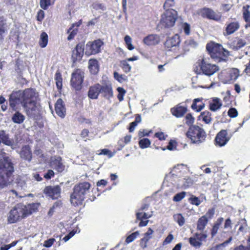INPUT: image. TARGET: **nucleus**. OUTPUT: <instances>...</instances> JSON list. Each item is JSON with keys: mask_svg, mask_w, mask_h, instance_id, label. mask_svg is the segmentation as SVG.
Segmentation results:
<instances>
[{"mask_svg": "<svg viewBox=\"0 0 250 250\" xmlns=\"http://www.w3.org/2000/svg\"><path fill=\"white\" fill-rule=\"evenodd\" d=\"M38 97V93L33 88L13 91L10 95L9 105L13 110L16 111L20 104L23 106L29 103H33L34 101H37Z\"/></svg>", "mask_w": 250, "mask_h": 250, "instance_id": "f257e3e1", "label": "nucleus"}, {"mask_svg": "<svg viewBox=\"0 0 250 250\" xmlns=\"http://www.w3.org/2000/svg\"><path fill=\"white\" fill-rule=\"evenodd\" d=\"M90 188V185L88 182H83L75 185L73 188V192L70 196L71 204L75 206L82 205Z\"/></svg>", "mask_w": 250, "mask_h": 250, "instance_id": "f03ea898", "label": "nucleus"}, {"mask_svg": "<svg viewBox=\"0 0 250 250\" xmlns=\"http://www.w3.org/2000/svg\"><path fill=\"white\" fill-rule=\"evenodd\" d=\"M206 49L211 58L218 62L226 61L229 55V51L225 49L221 45L218 43L213 42L208 43Z\"/></svg>", "mask_w": 250, "mask_h": 250, "instance_id": "7ed1b4c3", "label": "nucleus"}, {"mask_svg": "<svg viewBox=\"0 0 250 250\" xmlns=\"http://www.w3.org/2000/svg\"><path fill=\"white\" fill-rule=\"evenodd\" d=\"M24 208L25 205L22 204H19L13 207L7 214L8 222L15 223L25 217Z\"/></svg>", "mask_w": 250, "mask_h": 250, "instance_id": "20e7f679", "label": "nucleus"}, {"mask_svg": "<svg viewBox=\"0 0 250 250\" xmlns=\"http://www.w3.org/2000/svg\"><path fill=\"white\" fill-rule=\"evenodd\" d=\"M187 135L193 143L196 144L203 142L206 138V133L204 129L196 125L190 126Z\"/></svg>", "mask_w": 250, "mask_h": 250, "instance_id": "39448f33", "label": "nucleus"}, {"mask_svg": "<svg viewBox=\"0 0 250 250\" xmlns=\"http://www.w3.org/2000/svg\"><path fill=\"white\" fill-rule=\"evenodd\" d=\"M177 19V11L173 9L166 11L161 16V23L165 27L169 28L175 24Z\"/></svg>", "mask_w": 250, "mask_h": 250, "instance_id": "423d86ee", "label": "nucleus"}, {"mask_svg": "<svg viewBox=\"0 0 250 250\" xmlns=\"http://www.w3.org/2000/svg\"><path fill=\"white\" fill-rule=\"evenodd\" d=\"M84 77V71L81 69H76L72 73L70 82L72 86L76 90L81 89Z\"/></svg>", "mask_w": 250, "mask_h": 250, "instance_id": "0eeeda50", "label": "nucleus"}, {"mask_svg": "<svg viewBox=\"0 0 250 250\" xmlns=\"http://www.w3.org/2000/svg\"><path fill=\"white\" fill-rule=\"evenodd\" d=\"M103 44V42L100 40H97L92 42H88L86 45L85 55L89 56L100 52Z\"/></svg>", "mask_w": 250, "mask_h": 250, "instance_id": "6e6552de", "label": "nucleus"}, {"mask_svg": "<svg viewBox=\"0 0 250 250\" xmlns=\"http://www.w3.org/2000/svg\"><path fill=\"white\" fill-rule=\"evenodd\" d=\"M22 106L26 114L30 118H35L40 114L41 106L37 101H34L33 103H29Z\"/></svg>", "mask_w": 250, "mask_h": 250, "instance_id": "1a4fd4ad", "label": "nucleus"}, {"mask_svg": "<svg viewBox=\"0 0 250 250\" xmlns=\"http://www.w3.org/2000/svg\"><path fill=\"white\" fill-rule=\"evenodd\" d=\"M200 67L203 73L209 76L219 70V67L217 65L209 63L205 59L202 60Z\"/></svg>", "mask_w": 250, "mask_h": 250, "instance_id": "9d476101", "label": "nucleus"}, {"mask_svg": "<svg viewBox=\"0 0 250 250\" xmlns=\"http://www.w3.org/2000/svg\"><path fill=\"white\" fill-rule=\"evenodd\" d=\"M43 192L52 199H56L60 197L61 188L59 186H47L44 189Z\"/></svg>", "mask_w": 250, "mask_h": 250, "instance_id": "9b49d317", "label": "nucleus"}, {"mask_svg": "<svg viewBox=\"0 0 250 250\" xmlns=\"http://www.w3.org/2000/svg\"><path fill=\"white\" fill-rule=\"evenodd\" d=\"M84 49V45L83 43H79L76 45L72 51V59L73 62L82 59L83 55Z\"/></svg>", "mask_w": 250, "mask_h": 250, "instance_id": "f8f14e48", "label": "nucleus"}, {"mask_svg": "<svg viewBox=\"0 0 250 250\" xmlns=\"http://www.w3.org/2000/svg\"><path fill=\"white\" fill-rule=\"evenodd\" d=\"M201 15L204 17L215 21H219L221 18V15L219 12H216L207 8H205L201 11Z\"/></svg>", "mask_w": 250, "mask_h": 250, "instance_id": "ddd939ff", "label": "nucleus"}, {"mask_svg": "<svg viewBox=\"0 0 250 250\" xmlns=\"http://www.w3.org/2000/svg\"><path fill=\"white\" fill-rule=\"evenodd\" d=\"M12 170L9 171L8 169L5 167L0 168V188H3L6 185L8 182V177L14 171V168L11 164Z\"/></svg>", "mask_w": 250, "mask_h": 250, "instance_id": "4468645a", "label": "nucleus"}, {"mask_svg": "<svg viewBox=\"0 0 250 250\" xmlns=\"http://www.w3.org/2000/svg\"><path fill=\"white\" fill-rule=\"evenodd\" d=\"M228 133L226 130H221L216 135L215 142L219 146H225L229 140L230 138L227 136Z\"/></svg>", "mask_w": 250, "mask_h": 250, "instance_id": "2eb2a0df", "label": "nucleus"}, {"mask_svg": "<svg viewBox=\"0 0 250 250\" xmlns=\"http://www.w3.org/2000/svg\"><path fill=\"white\" fill-rule=\"evenodd\" d=\"M180 42L179 37L178 35H175L171 37H168L165 43V46L168 49L171 48H177Z\"/></svg>", "mask_w": 250, "mask_h": 250, "instance_id": "dca6fc26", "label": "nucleus"}, {"mask_svg": "<svg viewBox=\"0 0 250 250\" xmlns=\"http://www.w3.org/2000/svg\"><path fill=\"white\" fill-rule=\"evenodd\" d=\"M160 42V37L157 34L149 35L146 37L143 40L144 43L149 46L157 45Z\"/></svg>", "mask_w": 250, "mask_h": 250, "instance_id": "f3484780", "label": "nucleus"}, {"mask_svg": "<svg viewBox=\"0 0 250 250\" xmlns=\"http://www.w3.org/2000/svg\"><path fill=\"white\" fill-rule=\"evenodd\" d=\"M55 108L56 114L62 118H63L66 114V110L63 102L61 99H59L57 101Z\"/></svg>", "mask_w": 250, "mask_h": 250, "instance_id": "a211bd4d", "label": "nucleus"}, {"mask_svg": "<svg viewBox=\"0 0 250 250\" xmlns=\"http://www.w3.org/2000/svg\"><path fill=\"white\" fill-rule=\"evenodd\" d=\"M240 27L239 23L237 21L230 22L227 24L225 35H230L236 31Z\"/></svg>", "mask_w": 250, "mask_h": 250, "instance_id": "6ab92c4d", "label": "nucleus"}, {"mask_svg": "<svg viewBox=\"0 0 250 250\" xmlns=\"http://www.w3.org/2000/svg\"><path fill=\"white\" fill-rule=\"evenodd\" d=\"M51 167L57 170L58 172H62L64 169V166L62 162V158L60 157L52 158L50 162Z\"/></svg>", "mask_w": 250, "mask_h": 250, "instance_id": "aec40b11", "label": "nucleus"}, {"mask_svg": "<svg viewBox=\"0 0 250 250\" xmlns=\"http://www.w3.org/2000/svg\"><path fill=\"white\" fill-rule=\"evenodd\" d=\"M187 108L179 104L171 109L172 114L177 118H181L187 112Z\"/></svg>", "mask_w": 250, "mask_h": 250, "instance_id": "412c9836", "label": "nucleus"}, {"mask_svg": "<svg viewBox=\"0 0 250 250\" xmlns=\"http://www.w3.org/2000/svg\"><path fill=\"white\" fill-rule=\"evenodd\" d=\"M101 89V85L99 84H96L90 87L88 91V97L92 99H96L100 93V89Z\"/></svg>", "mask_w": 250, "mask_h": 250, "instance_id": "4be33fe9", "label": "nucleus"}, {"mask_svg": "<svg viewBox=\"0 0 250 250\" xmlns=\"http://www.w3.org/2000/svg\"><path fill=\"white\" fill-rule=\"evenodd\" d=\"M10 23L7 22L3 17L0 18V41L3 39L4 34L9 29Z\"/></svg>", "mask_w": 250, "mask_h": 250, "instance_id": "5701e85b", "label": "nucleus"}, {"mask_svg": "<svg viewBox=\"0 0 250 250\" xmlns=\"http://www.w3.org/2000/svg\"><path fill=\"white\" fill-rule=\"evenodd\" d=\"M88 68L91 74H97L99 70L98 61L96 59H90L88 61Z\"/></svg>", "mask_w": 250, "mask_h": 250, "instance_id": "b1692460", "label": "nucleus"}, {"mask_svg": "<svg viewBox=\"0 0 250 250\" xmlns=\"http://www.w3.org/2000/svg\"><path fill=\"white\" fill-rule=\"evenodd\" d=\"M21 158L30 161L32 158L31 151L29 146H25L22 148L20 153Z\"/></svg>", "mask_w": 250, "mask_h": 250, "instance_id": "393cba45", "label": "nucleus"}, {"mask_svg": "<svg viewBox=\"0 0 250 250\" xmlns=\"http://www.w3.org/2000/svg\"><path fill=\"white\" fill-rule=\"evenodd\" d=\"M40 205V204L39 203L29 204L27 206L25 205V208L24 210L25 212L26 216L29 214L36 212L38 210Z\"/></svg>", "mask_w": 250, "mask_h": 250, "instance_id": "a878e982", "label": "nucleus"}, {"mask_svg": "<svg viewBox=\"0 0 250 250\" xmlns=\"http://www.w3.org/2000/svg\"><path fill=\"white\" fill-rule=\"evenodd\" d=\"M246 44V42L245 40L242 39L236 38L231 43L230 47L234 50H238L245 46Z\"/></svg>", "mask_w": 250, "mask_h": 250, "instance_id": "bb28decb", "label": "nucleus"}, {"mask_svg": "<svg viewBox=\"0 0 250 250\" xmlns=\"http://www.w3.org/2000/svg\"><path fill=\"white\" fill-rule=\"evenodd\" d=\"M100 93L102 94L104 96L109 98L113 95L112 87L110 84H106L101 86L100 89Z\"/></svg>", "mask_w": 250, "mask_h": 250, "instance_id": "cd10ccee", "label": "nucleus"}, {"mask_svg": "<svg viewBox=\"0 0 250 250\" xmlns=\"http://www.w3.org/2000/svg\"><path fill=\"white\" fill-rule=\"evenodd\" d=\"M80 24L81 23L73 24L72 26L68 30L67 33L69 34V36L67 37V40L68 41H70L74 39L78 32L77 27L80 26Z\"/></svg>", "mask_w": 250, "mask_h": 250, "instance_id": "c85d7f7f", "label": "nucleus"}, {"mask_svg": "<svg viewBox=\"0 0 250 250\" xmlns=\"http://www.w3.org/2000/svg\"><path fill=\"white\" fill-rule=\"evenodd\" d=\"M211 114L208 111H205L202 112L199 116V120H202L206 124H209L212 121L211 117Z\"/></svg>", "mask_w": 250, "mask_h": 250, "instance_id": "c756f323", "label": "nucleus"}, {"mask_svg": "<svg viewBox=\"0 0 250 250\" xmlns=\"http://www.w3.org/2000/svg\"><path fill=\"white\" fill-rule=\"evenodd\" d=\"M223 221L224 218L223 217H220L214 223L211 231L212 237H214L217 233L218 229Z\"/></svg>", "mask_w": 250, "mask_h": 250, "instance_id": "7c9ffc66", "label": "nucleus"}, {"mask_svg": "<svg viewBox=\"0 0 250 250\" xmlns=\"http://www.w3.org/2000/svg\"><path fill=\"white\" fill-rule=\"evenodd\" d=\"M25 119V116L19 111H17L12 116V121L18 124H21L23 122Z\"/></svg>", "mask_w": 250, "mask_h": 250, "instance_id": "2f4dec72", "label": "nucleus"}, {"mask_svg": "<svg viewBox=\"0 0 250 250\" xmlns=\"http://www.w3.org/2000/svg\"><path fill=\"white\" fill-rule=\"evenodd\" d=\"M222 103L220 99L215 98L213 99L212 102L209 104V109L213 111H215L222 106Z\"/></svg>", "mask_w": 250, "mask_h": 250, "instance_id": "473e14b6", "label": "nucleus"}, {"mask_svg": "<svg viewBox=\"0 0 250 250\" xmlns=\"http://www.w3.org/2000/svg\"><path fill=\"white\" fill-rule=\"evenodd\" d=\"M208 220L202 216L198 221L197 229L200 230H203L208 224Z\"/></svg>", "mask_w": 250, "mask_h": 250, "instance_id": "72a5a7b5", "label": "nucleus"}, {"mask_svg": "<svg viewBox=\"0 0 250 250\" xmlns=\"http://www.w3.org/2000/svg\"><path fill=\"white\" fill-rule=\"evenodd\" d=\"M197 45L196 42L193 40H188L185 42L183 46V50L185 52L189 50V48H187V46H190L191 48H195Z\"/></svg>", "mask_w": 250, "mask_h": 250, "instance_id": "f704fd0d", "label": "nucleus"}, {"mask_svg": "<svg viewBox=\"0 0 250 250\" xmlns=\"http://www.w3.org/2000/svg\"><path fill=\"white\" fill-rule=\"evenodd\" d=\"M55 80L56 81V85L59 90H61L62 87V77L61 73L57 71L55 76Z\"/></svg>", "mask_w": 250, "mask_h": 250, "instance_id": "c9c22d12", "label": "nucleus"}, {"mask_svg": "<svg viewBox=\"0 0 250 250\" xmlns=\"http://www.w3.org/2000/svg\"><path fill=\"white\" fill-rule=\"evenodd\" d=\"M48 43V35L45 32H42L40 36V45L42 48L45 47Z\"/></svg>", "mask_w": 250, "mask_h": 250, "instance_id": "e433bc0d", "label": "nucleus"}, {"mask_svg": "<svg viewBox=\"0 0 250 250\" xmlns=\"http://www.w3.org/2000/svg\"><path fill=\"white\" fill-rule=\"evenodd\" d=\"M136 218L138 220H147L152 215V212L151 213H147L146 212H143L141 211H138L136 212Z\"/></svg>", "mask_w": 250, "mask_h": 250, "instance_id": "4c0bfd02", "label": "nucleus"}, {"mask_svg": "<svg viewBox=\"0 0 250 250\" xmlns=\"http://www.w3.org/2000/svg\"><path fill=\"white\" fill-rule=\"evenodd\" d=\"M173 218L180 226H182L184 225L185 220L184 217L181 214H176L173 215Z\"/></svg>", "mask_w": 250, "mask_h": 250, "instance_id": "58836bf2", "label": "nucleus"}, {"mask_svg": "<svg viewBox=\"0 0 250 250\" xmlns=\"http://www.w3.org/2000/svg\"><path fill=\"white\" fill-rule=\"evenodd\" d=\"M189 242L191 245L196 248L200 247L202 245V242L199 241L195 235L189 239Z\"/></svg>", "mask_w": 250, "mask_h": 250, "instance_id": "ea45409f", "label": "nucleus"}, {"mask_svg": "<svg viewBox=\"0 0 250 250\" xmlns=\"http://www.w3.org/2000/svg\"><path fill=\"white\" fill-rule=\"evenodd\" d=\"M150 141L147 138L141 139L139 142V146L142 148L148 147L150 145Z\"/></svg>", "mask_w": 250, "mask_h": 250, "instance_id": "a19ab883", "label": "nucleus"}, {"mask_svg": "<svg viewBox=\"0 0 250 250\" xmlns=\"http://www.w3.org/2000/svg\"><path fill=\"white\" fill-rule=\"evenodd\" d=\"M175 5L174 0H166L164 4V8L167 10H170Z\"/></svg>", "mask_w": 250, "mask_h": 250, "instance_id": "79ce46f5", "label": "nucleus"}, {"mask_svg": "<svg viewBox=\"0 0 250 250\" xmlns=\"http://www.w3.org/2000/svg\"><path fill=\"white\" fill-rule=\"evenodd\" d=\"M139 234L140 233L138 231L132 233L126 237L125 240L126 243L128 244L132 242L137 238V236H139Z\"/></svg>", "mask_w": 250, "mask_h": 250, "instance_id": "37998d69", "label": "nucleus"}, {"mask_svg": "<svg viewBox=\"0 0 250 250\" xmlns=\"http://www.w3.org/2000/svg\"><path fill=\"white\" fill-rule=\"evenodd\" d=\"M186 192L182 191L176 194L173 198V200L175 202H179L181 201L186 196Z\"/></svg>", "mask_w": 250, "mask_h": 250, "instance_id": "c03bdc74", "label": "nucleus"}, {"mask_svg": "<svg viewBox=\"0 0 250 250\" xmlns=\"http://www.w3.org/2000/svg\"><path fill=\"white\" fill-rule=\"evenodd\" d=\"M185 120H186V124L187 125H188V126H192L191 125L194 123V120H195L194 118L192 117L191 114L190 113H188L186 115V116L185 117Z\"/></svg>", "mask_w": 250, "mask_h": 250, "instance_id": "a18cd8bd", "label": "nucleus"}, {"mask_svg": "<svg viewBox=\"0 0 250 250\" xmlns=\"http://www.w3.org/2000/svg\"><path fill=\"white\" fill-rule=\"evenodd\" d=\"M121 64L123 69L125 72L127 73L130 71L131 67L126 61H122Z\"/></svg>", "mask_w": 250, "mask_h": 250, "instance_id": "49530a36", "label": "nucleus"}, {"mask_svg": "<svg viewBox=\"0 0 250 250\" xmlns=\"http://www.w3.org/2000/svg\"><path fill=\"white\" fill-rule=\"evenodd\" d=\"M153 230L151 228H148V230L144 234V240L148 242L152 237Z\"/></svg>", "mask_w": 250, "mask_h": 250, "instance_id": "de8ad7c7", "label": "nucleus"}, {"mask_svg": "<svg viewBox=\"0 0 250 250\" xmlns=\"http://www.w3.org/2000/svg\"><path fill=\"white\" fill-rule=\"evenodd\" d=\"M125 42L127 46V48L129 50H132L134 49V46L131 43V38L130 36L126 35L125 37Z\"/></svg>", "mask_w": 250, "mask_h": 250, "instance_id": "09e8293b", "label": "nucleus"}, {"mask_svg": "<svg viewBox=\"0 0 250 250\" xmlns=\"http://www.w3.org/2000/svg\"><path fill=\"white\" fill-rule=\"evenodd\" d=\"M92 6L93 8L96 10H101L102 11H104L106 10L105 6L104 4L99 2L94 3Z\"/></svg>", "mask_w": 250, "mask_h": 250, "instance_id": "8fccbe9b", "label": "nucleus"}, {"mask_svg": "<svg viewBox=\"0 0 250 250\" xmlns=\"http://www.w3.org/2000/svg\"><path fill=\"white\" fill-rule=\"evenodd\" d=\"M117 91L119 92L118 95V98L120 101H122L124 99V96L125 94L126 91L123 88L121 87H118Z\"/></svg>", "mask_w": 250, "mask_h": 250, "instance_id": "3c124183", "label": "nucleus"}, {"mask_svg": "<svg viewBox=\"0 0 250 250\" xmlns=\"http://www.w3.org/2000/svg\"><path fill=\"white\" fill-rule=\"evenodd\" d=\"M192 184V180L189 177H186L183 180V186L184 188H188Z\"/></svg>", "mask_w": 250, "mask_h": 250, "instance_id": "603ef678", "label": "nucleus"}, {"mask_svg": "<svg viewBox=\"0 0 250 250\" xmlns=\"http://www.w3.org/2000/svg\"><path fill=\"white\" fill-rule=\"evenodd\" d=\"M50 0H41L40 6L43 9H46L51 5Z\"/></svg>", "mask_w": 250, "mask_h": 250, "instance_id": "864d4df0", "label": "nucleus"}, {"mask_svg": "<svg viewBox=\"0 0 250 250\" xmlns=\"http://www.w3.org/2000/svg\"><path fill=\"white\" fill-rule=\"evenodd\" d=\"M228 114L231 118H235L238 116V112L235 108H230L229 110Z\"/></svg>", "mask_w": 250, "mask_h": 250, "instance_id": "5fc2aeb1", "label": "nucleus"}, {"mask_svg": "<svg viewBox=\"0 0 250 250\" xmlns=\"http://www.w3.org/2000/svg\"><path fill=\"white\" fill-rule=\"evenodd\" d=\"M215 213V210L214 208H211L209 209L207 212L206 213L205 215H203V216H205V218L206 219H208V220L209 219H211Z\"/></svg>", "mask_w": 250, "mask_h": 250, "instance_id": "6e6d98bb", "label": "nucleus"}, {"mask_svg": "<svg viewBox=\"0 0 250 250\" xmlns=\"http://www.w3.org/2000/svg\"><path fill=\"white\" fill-rule=\"evenodd\" d=\"M190 201L191 204H192V205H195L196 206H199L201 204V201H200L199 198L194 196H192L190 198Z\"/></svg>", "mask_w": 250, "mask_h": 250, "instance_id": "4d7b16f0", "label": "nucleus"}, {"mask_svg": "<svg viewBox=\"0 0 250 250\" xmlns=\"http://www.w3.org/2000/svg\"><path fill=\"white\" fill-rule=\"evenodd\" d=\"M55 241V239L54 238H50L47 240L44 241L43 246L46 248H49L53 245Z\"/></svg>", "mask_w": 250, "mask_h": 250, "instance_id": "13d9d810", "label": "nucleus"}, {"mask_svg": "<svg viewBox=\"0 0 250 250\" xmlns=\"http://www.w3.org/2000/svg\"><path fill=\"white\" fill-rule=\"evenodd\" d=\"M184 31L186 35H189L190 33V25L187 23H184L182 25Z\"/></svg>", "mask_w": 250, "mask_h": 250, "instance_id": "bf43d9fd", "label": "nucleus"}, {"mask_svg": "<svg viewBox=\"0 0 250 250\" xmlns=\"http://www.w3.org/2000/svg\"><path fill=\"white\" fill-rule=\"evenodd\" d=\"M173 239V236L171 234H169L165 239L163 242V245L169 244Z\"/></svg>", "mask_w": 250, "mask_h": 250, "instance_id": "052dcab7", "label": "nucleus"}, {"mask_svg": "<svg viewBox=\"0 0 250 250\" xmlns=\"http://www.w3.org/2000/svg\"><path fill=\"white\" fill-rule=\"evenodd\" d=\"M201 99H200L199 98H197V99H194L193 103L191 105V108L193 110H195L197 112V110H198V104H197V103L201 102Z\"/></svg>", "mask_w": 250, "mask_h": 250, "instance_id": "680f3d73", "label": "nucleus"}, {"mask_svg": "<svg viewBox=\"0 0 250 250\" xmlns=\"http://www.w3.org/2000/svg\"><path fill=\"white\" fill-rule=\"evenodd\" d=\"M54 175V172L52 170L49 169L47 172L44 175V177L46 179H50Z\"/></svg>", "mask_w": 250, "mask_h": 250, "instance_id": "e2e57ef3", "label": "nucleus"}, {"mask_svg": "<svg viewBox=\"0 0 250 250\" xmlns=\"http://www.w3.org/2000/svg\"><path fill=\"white\" fill-rule=\"evenodd\" d=\"M196 237L197 238V239L199 240V241L202 242V241L205 240L206 238L207 237V235L206 234L204 233H201V234H198L196 233L195 234Z\"/></svg>", "mask_w": 250, "mask_h": 250, "instance_id": "0e129e2a", "label": "nucleus"}, {"mask_svg": "<svg viewBox=\"0 0 250 250\" xmlns=\"http://www.w3.org/2000/svg\"><path fill=\"white\" fill-rule=\"evenodd\" d=\"M151 131L150 130L149 132H147L145 129H143V130H140L138 133V136L140 138H142L145 136H148Z\"/></svg>", "mask_w": 250, "mask_h": 250, "instance_id": "69168bd1", "label": "nucleus"}, {"mask_svg": "<svg viewBox=\"0 0 250 250\" xmlns=\"http://www.w3.org/2000/svg\"><path fill=\"white\" fill-rule=\"evenodd\" d=\"M44 13L42 10H40L38 13L37 20L39 21H42L44 18Z\"/></svg>", "mask_w": 250, "mask_h": 250, "instance_id": "338daca9", "label": "nucleus"}, {"mask_svg": "<svg viewBox=\"0 0 250 250\" xmlns=\"http://www.w3.org/2000/svg\"><path fill=\"white\" fill-rule=\"evenodd\" d=\"M243 17L246 21H248L250 18V12L248 10H246L243 13Z\"/></svg>", "mask_w": 250, "mask_h": 250, "instance_id": "774afa93", "label": "nucleus"}]
</instances>
